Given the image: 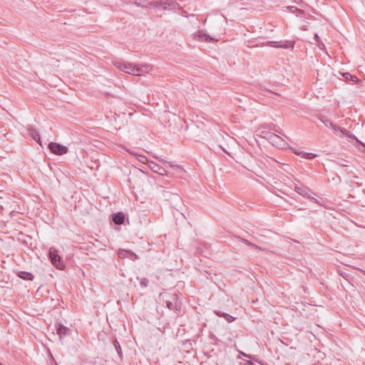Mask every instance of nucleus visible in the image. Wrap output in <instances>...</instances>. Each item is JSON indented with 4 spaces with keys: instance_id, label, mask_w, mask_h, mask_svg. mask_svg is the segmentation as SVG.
<instances>
[{
    "instance_id": "nucleus-23",
    "label": "nucleus",
    "mask_w": 365,
    "mask_h": 365,
    "mask_svg": "<svg viewBox=\"0 0 365 365\" xmlns=\"http://www.w3.org/2000/svg\"><path fill=\"white\" fill-rule=\"evenodd\" d=\"M113 346H114L116 351L118 352L120 358H121L122 357V350H121L120 343L118 342V341L116 339H115L113 341Z\"/></svg>"
},
{
    "instance_id": "nucleus-27",
    "label": "nucleus",
    "mask_w": 365,
    "mask_h": 365,
    "mask_svg": "<svg viewBox=\"0 0 365 365\" xmlns=\"http://www.w3.org/2000/svg\"><path fill=\"white\" fill-rule=\"evenodd\" d=\"M272 130L276 132V133H278L279 134H282V130L279 127H277L276 125H273V128Z\"/></svg>"
},
{
    "instance_id": "nucleus-19",
    "label": "nucleus",
    "mask_w": 365,
    "mask_h": 365,
    "mask_svg": "<svg viewBox=\"0 0 365 365\" xmlns=\"http://www.w3.org/2000/svg\"><path fill=\"white\" fill-rule=\"evenodd\" d=\"M294 190L302 196H304V197H306L308 198L310 197L309 194L308 193V190L306 187L296 186L294 187Z\"/></svg>"
},
{
    "instance_id": "nucleus-9",
    "label": "nucleus",
    "mask_w": 365,
    "mask_h": 365,
    "mask_svg": "<svg viewBox=\"0 0 365 365\" xmlns=\"http://www.w3.org/2000/svg\"><path fill=\"white\" fill-rule=\"evenodd\" d=\"M234 238L242 243H245V245H248L249 247L253 248V249H255V250H264L263 248L259 247L258 245L248 241L246 239H244L240 236H235Z\"/></svg>"
},
{
    "instance_id": "nucleus-14",
    "label": "nucleus",
    "mask_w": 365,
    "mask_h": 365,
    "mask_svg": "<svg viewBox=\"0 0 365 365\" xmlns=\"http://www.w3.org/2000/svg\"><path fill=\"white\" fill-rule=\"evenodd\" d=\"M112 220L115 225H120L124 223L125 216L122 212H118L113 215Z\"/></svg>"
},
{
    "instance_id": "nucleus-28",
    "label": "nucleus",
    "mask_w": 365,
    "mask_h": 365,
    "mask_svg": "<svg viewBox=\"0 0 365 365\" xmlns=\"http://www.w3.org/2000/svg\"><path fill=\"white\" fill-rule=\"evenodd\" d=\"M294 11H296L295 13L299 14H303L304 13V11L303 10L297 9V8H294Z\"/></svg>"
},
{
    "instance_id": "nucleus-35",
    "label": "nucleus",
    "mask_w": 365,
    "mask_h": 365,
    "mask_svg": "<svg viewBox=\"0 0 365 365\" xmlns=\"http://www.w3.org/2000/svg\"><path fill=\"white\" fill-rule=\"evenodd\" d=\"M0 365H3V364L0 363Z\"/></svg>"
},
{
    "instance_id": "nucleus-12",
    "label": "nucleus",
    "mask_w": 365,
    "mask_h": 365,
    "mask_svg": "<svg viewBox=\"0 0 365 365\" xmlns=\"http://www.w3.org/2000/svg\"><path fill=\"white\" fill-rule=\"evenodd\" d=\"M118 257L120 258H132V259H137L138 257L135 254L125 250H120L118 252Z\"/></svg>"
},
{
    "instance_id": "nucleus-15",
    "label": "nucleus",
    "mask_w": 365,
    "mask_h": 365,
    "mask_svg": "<svg viewBox=\"0 0 365 365\" xmlns=\"http://www.w3.org/2000/svg\"><path fill=\"white\" fill-rule=\"evenodd\" d=\"M17 276L19 278L24 279V280L32 281L34 279V275L31 272H24V271L19 272L17 273Z\"/></svg>"
},
{
    "instance_id": "nucleus-6",
    "label": "nucleus",
    "mask_w": 365,
    "mask_h": 365,
    "mask_svg": "<svg viewBox=\"0 0 365 365\" xmlns=\"http://www.w3.org/2000/svg\"><path fill=\"white\" fill-rule=\"evenodd\" d=\"M177 297L175 295L170 296V300L165 301V305L170 310H173L178 313L180 310V305L177 303Z\"/></svg>"
},
{
    "instance_id": "nucleus-7",
    "label": "nucleus",
    "mask_w": 365,
    "mask_h": 365,
    "mask_svg": "<svg viewBox=\"0 0 365 365\" xmlns=\"http://www.w3.org/2000/svg\"><path fill=\"white\" fill-rule=\"evenodd\" d=\"M331 129L334 130L336 135L341 136L345 135L349 138H351V135L349 134V132L345 129L339 127V125L334 124L331 127Z\"/></svg>"
},
{
    "instance_id": "nucleus-2",
    "label": "nucleus",
    "mask_w": 365,
    "mask_h": 365,
    "mask_svg": "<svg viewBox=\"0 0 365 365\" xmlns=\"http://www.w3.org/2000/svg\"><path fill=\"white\" fill-rule=\"evenodd\" d=\"M150 6L154 8H160L165 11L168 10L176 12L178 9L181 10V6L173 0H153V4Z\"/></svg>"
},
{
    "instance_id": "nucleus-33",
    "label": "nucleus",
    "mask_w": 365,
    "mask_h": 365,
    "mask_svg": "<svg viewBox=\"0 0 365 365\" xmlns=\"http://www.w3.org/2000/svg\"><path fill=\"white\" fill-rule=\"evenodd\" d=\"M140 158L139 159L140 161L141 162H143L144 160H146V157L145 156H140Z\"/></svg>"
},
{
    "instance_id": "nucleus-11",
    "label": "nucleus",
    "mask_w": 365,
    "mask_h": 365,
    "mask_svg": "<svg viewBox=\"0 0 365 365\" xmlns=\"http://www.w3.org/2000/svg\"><path fill=\"white\" fill-rule=\"evenodd\" d=\"M234 238L242 243H245V245H248L249 247L253 248V249H255V250H264L263 248L259 247L258 245L248 241L246 239H244L240 236H235Z\"/></svg>"
},
{
    "instance_id": "nucleus-8",
    "label": "nucleus",
    "mask_w": 365,
    "mask_h": 365,
    "mask_svg": "<svg viewBox=\"0 0 365 365\" xmlns=\"http://www.w3.org/2000/svg\"><path fill=\"white\" fill-rule=\"evenodd\" d=\"M132 4L138 7L153 9V6H150L153 4V1H148L146 0H136Z\"/></svg>"
},
{
    "instance_id": "nucleus-18",
    "label": "nucleus",
    "mask_w": 365,
    "mask_h": 365,
    "mask_svg": "<svg viewBox=\"0 0 365 365\" xmlns=\"http://www.w3.org/2000/svg\"><path fill=\"white\" fill-rule=\"evenodd\" d=\"M215 314L218 317H223L228 322H233L235 320V317H233L232 316H231L229 314L222 312L221 311H215Z\"/></svg>"
},
{
    "instance_id": "nucleus-31",
    "label": "nucleus",
    "mask_w": 365,
    "mask_h": 365,
    "mask_svg": "<svg viewBox=\"0 0 365 365\" xmlns=\"http://www.w3.org/2000/svg\"><path fill=\"white\" fill-rule=\"evenodd\" d=\"M275 47H282V48H287V46L285 44H280V45H274Z\"/></svg>"
},
{
    "instance_id": "nucleus-17",
    "label": "nucleus",
    "mask_w": 365,
    "mask_h": 365,
    "mask_svg": "<svg viewBox=\"0 0 365 365\" xmlns=\"http://www.w3.org/2000/svg\"><path fill=\"white\" fill-rule=\"evenodd\" d=\"M197 36H198V39L202 41L212 42V41H217V40H215L211 36H210L209 35L202 34L201 31H199Z\"/></svg>"
},
{
    "instance_id": "nucleus-16",
    "label": "nucleus",
    "mask_w": 365,
    "mask_h": 365,
    "mask_svg": "<svg viewBox=\"0 0 365 365\" xmlns=\"http://www.w3.org/2000/svg\"><path fill=\"white\" fill-rule=\"evenodd\" d=\"M29 133L32 137V138L41 144L40 135L38 132L34 128H29Z\"/></svg>"
},
{
    "instance_id": "nucleus-10",
    "label": "nucleus",
    "mask_w": 365,
    "mask_h": 365,
    "mask_svg": "<svg viewBox=\"0 0 365 365\" xmlns=\"http://www.w3.org/2000/svg\"><path fill=\"white\" fill-rule=\"evenodd\" d=\"M234 238L242 243H245V245H248L249 247L253 248V249H255V250H264L263 248L259 247L258 245L248 241L246 239H244L240 236H235Z\"/></svg>"
},
{
    "instance_id": "nucleus-26",
    "label": "nucleus",
    "mask_w": 365,
    "mask_h": 365,
    "mask_svg": "<svg viewBox=\"0 0 365 365\" xmlns=\"http://www.w3.org/2000/svg\"><path fill=\"white\" fill-rule=\"evenodd\" d=\"M346 163H347L346 160L341 159V160H338L336 163L339 166L346 167V166H348V165H346Z\"/></svg>"
},
{
    "instance_id": "nucleus-22",
    "label": "nucleus",
    "mask_w": 365,
    "mask_h": 365,
    "mask_svg": "<svg viewBox=\"0 0 365 365\" xmlns=\"http://www.w3.org/2000/svg\"><path fill=\"white\" fill-rule=\"evenodd\" d=\"M296 154H297L298 155H300L301 157H302L304 158H307V159H313L315 157H317L316 154L309 153H306L304 151H301L299 153L296 152Z\"/></svg>"
},
{
    "instance_id": "nucleus-4",
    "label": "nucleus",
    "mask_w": 365,
    "mask_h": 365,
    "mask_svg": "<svg viewBox=\"0 0 365 365\" xmlns=\"http://www.w3.org/2000/svg\"><path fill=\"white\" fill-rule=\"evenodd\" d=\"M48 148L52 153L58 155L66 154L68 151V148L66 146L54 142L48 143Z\"/></svg>"
},
{
    "instance_id": "nucleus-24",
    "label": "nucleus",
    "mask_w": 365,
    "mask_h": 365,
    "mask_svg": "<svg viewBox=\"0 0 365 365\" xmlns=\"http://www.w3.org/2000/svg\"><path fill=\"white\" fill-rule=\"evenodd\" d=\"M343 76L348 81H351L354 82H356L358 81V78L356 76H353L349 73H344Z\"/></svg>"
},
{
    "instance_id": "nucleus-32",
    "label": "nucleus",
    "mask_w": 365,
    "mask_h": 365,
    "mask_svg": "<svg viewBox=\"0 0 365 365\" xmlns=\"http://www.w3.org/2000/svg\"><path fill=\"white\" fill-rule=\"evenodd\" d=\"M314 38H315V40L319 43V36H318L317 34H315V35H314Z\"/></svg>"
},
{
    "instance_id": "nucleus-13",
    "label": "nucleus",
    "mask_w": 365,
    "mask_h": 365,
    "mask_svg": "<svg viewBox=\"0 0 365 365\" xmlns=\"http://www.w3.org/2000/svg\"><path fill=\"white\" fill-rule=\"evenodd\" d=\"M56 331L60 339H62L63 337L69 334L70 329L69 328L63 326V324H59L57 327Z\"/></svg>"
},
{
    "instance_id": "nucleus-3",
    "label": "nucleus",
    "mask_w": 365,
    "mask_h": 365,
    "mask_svg": "<svg viewBox=\"0 0 365 365\" xmlns=\"http://www.w3.org/2000/svg\"><path fill=\"white\" fill-rule=\"evenodd\" d=\"M49 259L53 264L58 269H63L65 264H63L61 257L58 254V251L54 247H51L48 251Z\"/></svg>"
},
{
    "instance_id": "nucleus-29",
    "label": "nucleus",
    "mask_w": 365,
    "mask_h": 365,
    "mask_svg": "<svg viewBox=\"0 0 365 365\" xmlns=\"http://www.w3.org/2000/svg\"><path fill=\"white\" fill-rule=\"evenodd\" d=\"M294 6H287V9H289L292 13H295L294 11Z\"/></svg>"
},
{
    "instance_id": "nucleus-30",
    "label": "nucleus",
    "mask_w": 365,
    "mask_h": 365,
    "mask_svg": "<svg viewBox=\"0 0 365 365\" xmlns=\"http://www.w3.org/2000/svg\"><path fill=\"white\" fill-rule=\"evenodd\" d=\"M297 4H300L302 2V0H292Z\"/></svg>"
},
{
    "instance_id": "nucleus-5",
    "label": "nucleus",
    "mask_w": 365,
    "mask_h": 365,
    "mask_svg": "<svg viewBox=\"0 0 365 365\" xmlns=\"http://www.w3.org/2000/svg\"><path fill=\"white\" fill-rule=\"evenodd\" d=\"M265 138L274 146L284 147L286 145L283 138L274 133H267Z\"/></svg>"
},
{
    "instance_id": "nucleus-34",
    "label": "nucleus",
    "mask_w": 365,
    "mask_h": 365,
    "mask_svg": "<svg viewBox=\"0 0 365 365\" xmlns=\"http://www.w3.org/2000/svg\"><path fill=\"white\" fill-rule=\"evenodd\" d=\"M182 15L187 17V12L185 11H183Z\"/></svg>"
},
{
    "instance_id": "nucleus-21",
    "label": "nucleus",
    "mask_w": 365,
    "mask_h": 365,
    "mask_svg": "<svg viewBox=\"0 0 365 365\" xmlns=\"http://www.w3.org/2000/svg\"><path fill=\"white\" fill-rule=\"evenodd\" d=\"M319 120L327 127L331 128L333 125L334 124L332 121H331L329 119L327 118L324 116H322L319 118Z\"/></svg>"
},
{
    "instance_id": "nucleus-20",
    "label": "nucleus",
    "mask_w": 365,
    "mask_h": 365,
    "mask_svg": "<svg viewBox=\"0 0 365 365\" xmlns=\"http://www.w3.org/2000/svg\"><path fill=\"white\" fill-rule=\"evenodd\" d=\"M150 168L154 171V172H156L159 174H161L163 175V172H165V169L160 167L158 165L155 164V163L153 162H151L150 164Z\"/></svg>"
},
{
    "instance_id": "nucleus-1",
    "label": "nucleus",
    "mask_w": 365,
    "mask_h": 365,
    "mask_svg": "<svg viewBox=\"0 0 365 365\" xmlns=\"http://www.w3.org/2000/svg\"><path fill=\"white\" fill-rule=\"evenodd\" d=\"M114 66L119 70L133 76H143L150 70V66L134 65L129 62L115 61Z\"/></svg>"
},
{
    "instance_id": "nucleus-25",
    "label": "nucleus",
    "mask_w": 365,
    "mask_h": 365,
    "mask_svg": "<svg viewBox=\"0 0 365 365\" xmlns=\"http://www.w3.org/2000/svg\"><path fill=\"white\" fill-rule=\"evenodd\" d=\"M148 279L145 277H143L140 279V285L142 288H145L148 285Z\"/></svg>"
}]
</instances>
